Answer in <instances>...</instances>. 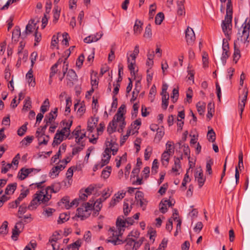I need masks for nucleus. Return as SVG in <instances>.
<instances>
[{
    "instance_id": "obj_1",
    "label": "nucleus",
    "mask_w": 250,
    "mask_h": 250,
    "mask_svg": "<svg viewBox=\"0 0 250 250\" xmlns=\"http://www.w3.org/2000/svg\"><path fill=\"white\" fill-rule=\"evenodd\" d=\"M126 222L123 216L118 217L116 225L117 229L115 227L110 228L109 229V235H110L108 242L113 243L114 245L122 244L123 242L120 239L119 237L123 234L126 227Z\"/></svg>"
},
{
    "instance_id": "obj_2",
    "label": "nucleus",
    "mask_w": 250,
    "mask_h": 250,
    "mask_svg": "<svg viewBox=\"0 0 250 250\" xmlns=\"http://www.w3.org/2000/svg\"><path fill=\"white\" fill-rule=\"evenodd\" d=\"M51 195L45 193L44 190L38 191L33 195L32 200L28 206V209L29 210H34L40 204L47 205V203L51 198Z\"/></svg>"
},
{
    "instance_id": "obj_3",
    "label": "nucleus",
    "mask_w": 250,
    "mask_h": 250,
    "mask_svg": "<svg viewBox=\"0 0 250 250\" xmlns=\"http://www.w3.org/2000/svg\"><path fill=\"white\" fill-rule=\"evenodd\" d=\"M120 116V118H113L112 121L108 124L107 131L110 135L117 130L120 133L123 132L126 123L125 117L122 116Z\"/></svg>"
},
{
    "instance_id": "obj_4",
    "label": "nucleus",
    "mask_w": 250,
    "mask_h": 250,
    "mask_svg": "<svg viewBox=\"0 0 250 250\" xmlns=\"http://www.w3.org/2000/svg\"><path fill=\"white\" fill-rule=\"evenodd\" d=\"M242 28H243V30L240 36V41L244 42V43L246 44V46L247 47L250 42L249 40H248L250 30V19L248 18H246L245 22L242 25Z\"/></svg>"
},
{
    "instance_id": "obj_5",
    "label": "nucleus",
    "mask_w": 250,
    "mask_h": 250,
    "mask_svg": "<svg viewBox=\"0 0 250 250\" xmlns=\"http://www.w3.org/2000/svg\"><path fill=\"white\" fill-rule=\"evenodd\" d=\"M145 238L142 237L139 240L136 241L134 239L128 237L125 240L126 242L125 250H137L141 246Z\"/></svg>"
},
{
    "instance_id": "obj_6",
    "label": "nucleus",
    "mask_w": 250,
    "mask_h": 250,
    "mask_svg": "<svg viewBox=\"0 0 250 250\" xmlns=\"http://www.w3.org/2000/svg\"><path fill=\"white\" fill-rule=\"evenodd\" d=\"M221 27L223 32L229 40H230V36L232 30V19L231 18H225L222 21Z\"/></svg>"
},
{
    "instance_id": "obj_7",
    "label": "nucleus",
    "mask_w": 250,
    "mask_h": 250,
    "mask_svg": "<svg viewBox=\"0 0 250 250\" xmlns=\"http://www.w3.org/2000/svg\"><path fill=\"white\" fill-rule=\"evenodd\" d=\"M195 181H197L199 188H201L206 181V177L204 176L203 171L201 167L196 169L194 172Z\"/></svg>"
},
{
    "instance_id": "obj_8",
    "label": "nucleus",
    "mask_w": 250,
    "mask_h": 250,
    "mask_svg": "<svg viewBox=\"0 0 250 250\" xmlns=\"http://www.w3.org/2000/svg\"><path fill=\"white\" fill-rule=\"evenodd\" d=\"M248 94V89L244 88L242 91L241 96L239 97L240 101L238 104V108L240 111V115L241 117H242V113L245 106V104L247 99Z\"/></svg>"
},
{
    "instance_id": "obj_9",
    "label": "nucleus",
    "mask_w": 250,
    "mask_h": 250,
    "mask_svg": "<svg viewBox=\"0 0 250 250\" xmlns=\"http://www.w3.org/2000/svg\"><path fill=\"white\" fill-rule=\"evenodd\" d=\"M66 79L67 80V85L72 87L74 85V83L77 80V76L75 71L73 69H69L66 74Z\"/></svg>"
},
{
    "instance_id": "obj_10",
    "label": "nucleus",
    "mask_w": 250,
    "mask_h": 250,
    "mask_svg": "<svg viewBox=\"0 0 250 250\" xmlns=\"http://www.w3.org/2000/svg\"><path fill=\"white\" fill-rule=\"evenodd\" d=\"M186 39L188 45H192L195 40V35L192 28L188 27L186 30Z\"/></svg>"
},
{
    "instance_id": "obj_11",
    "label": "nucleus",
    "mask_w": 250,
    "mask_h": 250,
    "mask_svg": "<svg viewBox=\"0 0 250 250\" xmlns=\"http://www.w3.org/2000/svg\"><path fill=\"white\" fill-rule=\"evenodd\" d=\"M23 228V222L22 221H20L17 222L15 225L14 228L12 230V234L11 236V238L13 240H17L18 239V237L21 233V231L20 230V229L21 228Z\"/></svg>"
},
{
    "instance_id": "obj_12",
    "label": "nucleus",
    "mask_w": 250,
    "mask_h": 250,
    "mask_svg": "<svg viewBox=\"0 0 250 250\" xmlns=\"http://www.w3.org/2000/svg\"><path fill=\"white\" fill-rule=\"evenodd\" d=\"M37 22H35V20L31 19L28 23L26 26L25 30L22 32L21 34L22 38H26L28 34H30L32 32V29L34 27L36 28Z\"/></svg>"
},
{
    "instance_id": "obj_13",
    "label": "nucleus",
    "mask_w": 250,
    "mask_h": 250,
    "mask_svg": "<svg viewBox=\"0 0 250 250\" xmlns=\"http://www.w3.org/2000/svg\"><path fill=\"white\" fill-rule=\"evenodd\" d=\"M110 150L109 148L107 147L105 149L103 153V158L101 160V167H103L105 165L108 164L110 159L111 158Z\"/></svg>"
},
{
    "instance_id": "obj_14",
    "label": "nucleus",
    "mask_w": 250,
    "mask_h": 250,
    "mask_svg": "<svg viewBox=\"0 0 250 250\" xmlns=\"http://www.w3.org/2000/svg\"><path fill=\"white\" fill-rule=\"evenodd\" d=\"M77 211L76 215L78 217L81 218L82 220L88 218L91 214V212H89L86 209L82 207L78 208Z\"/></svg>"
},
{
    "instance_id": "obj_15",
    "label": "nucleus",
    "mask_w": 250,
    "mask_h": 250,
    "mask_svg": "<svg viewBox=\"0 0 250 250\" xmlns=\"http://www.w3.org/2000/svg\"><path fill=\"white\" fill-rule=\"evenodd\" d=\"M64 136L65 135L63 134V133L60 132V130H58L54 138L52 146L54 147L61 144V143L63 140Z\"/></svg>"
},
{
    "instance_id": "obj_16",
    "label": "nucleus",
    "mask_w": 250,
    "mask_h": 250,
    "mask_svg": "<svg viewBox=\"0 0 250 250\" xmlns=\"http://www.w3.org/2000/svg\"><path fill=\"white\" fill-rule=\"evenodd\" d=\"M172 207L173 204L169 200H162L159 204V209L161 212L165 213L167 211V206Z\"/></svg>"
},
{
    "instance_id": "obj_17",
    "label": "nucleus",
    "mask_w": 250,
    "mask_h": 250,
    "mask_svg": "<svg viewBox=\"0 0 250 250\" xmlns=\"http://www.w3.org/2000/svg\"><path fill=\"white\" fill-rule=\"evenodd\" d=\"M33 172L31 168H22L19 172L18 177L21 180L25 179L29 174Z\"/></svg>"
},
{
    "instance_id": "obj_18",
    "label": "nucleus",
    "mask_w": 250,
    "mask_h": 250,
    "mask_svg": "<svg viewBox=\"0 0 250 250\" xmlns=\"http://www.w3.org/2000/svg\"><path fill=\"white\" fill-rule=\"evenodd\" d=\"M61 184L60 183H55L52 184L51 186L47 187L44 190L45 193H48V190H51V192L57 193L61 189Z\"/></svg>"
},
{
    "instance_id": "obj_19",
    "label": "nucleus",
    "mask_w": 250,
    "mask_h": 250,
    "mask_svg": "<svg viewBox=\"0 0 250 250\" xmlns=\"http://www.w3.org/2000/svg\"><path fill=\"white\" fill-rule=\"evenodd\" d=\"M185 0H177V14L179 15L182 16L185 14L184 3Z\"/></svg>"
},
{
    "instance_id": "obj_20",
    "label": "nucleus",
    "mask_w": 250,
    "mask_h": 250,
    "mask_svg": "<svg viewBox=\"0 0 250 250\" xmlns=\"http://www.w3.org/2000/svg\"><path fill=\"white\" fill-rule=\"evenodd\" d=\"M103 34L101 33L100 35H99V37H97V36L95 35H90L84 39V42L85 43H89L93 42H97L103 36Z\"/></svg>"
},
{
    "instance_id": "obj_21",
    "label": "nucleus",
    "mask_w": 250,
    "mask_h": 250,
    "mask_svg": "<svg viewBox=\"0 0 250 250\" xmlns=\"http://www.w3.org/2000/svg\"><path fill=\"white\" fill-rule=\"evenodd\" d=\"M225 18L232 19V5L231 0H228L227 3L226 15Z\"/></svg>"
},
{
    "instance_id": "obj_22",
    "label": "nucleus",
    "mask_w": 250,
    "mask_h": 250,
    "mask_svg": "<svg viewBox=\"0 0 250 250\" xmlns=\"http://www.w3.org/2000/svg\"><path fill=\"white\" fill-rule=\"evenodd\" d=\"M17 188V183H14L12 184H9L7 186L5 190L6 194L10 195L12 194Z\"/></svg>"
},
{
    "instance_id": "obj_23",
    "label": "nucleus",
    "mask_w": 250,
    "mask_h": 250,
    "mask_svg": "<svg viewBox=\"0 0 250 250\" xmlns=\"http://www.w3.org/2000/svg\"><path fill=\"white\" fill-rule=\"evenodd\" d=\"M143 23L138 20H136L134 25V33L136 35H139L141 33L142 30Z\"/></svg>"
},
{
    "instance_id": "obj_24",
    "label": "nucleus",
    "mask_w": 250,
    "mask_h": 250,
    "mask_svg": "<svg viewBox=\"0 0 250 250\" xmlns=\"http://www.w3.org/2000/svg\"><path fill=\"white\" fill-rule=\"evenodd\" d=\"M234 53L233 55V61L235 62V63H237L239 59L241 57L240 51L238 47H237L236 44L235 42L234 43Z\"/></svg>"
},
{
    "instance_id": "obj_25",
    "label": "nucleus",
    "mask_w": 250,
    "mask_h": 250,
    "mask_svg": "<svg viewBox=\"0 0 250 250\" xmlns=\"http://www.w3.org/2000/svg\"><path fill=\"white\" fill-rule=\"evenodd\" d=\"M20 36H21V29L19 26H16L12 32V38L15 41H17Z\"/></svg>"
},
{
    "instance_id": "obj_26",
    "label": "nucleus",
    "mask_w": 250,
    "mask_h": 250,
    "mask_svg": "<svg viewBox=\"0 0 250 250\" xmlns=\"http://www.w3.org/2000/svg\"><path fill=\"white\" fill-rule=\"evenodd\" d=\"M27 209H28V207H27L26 205L24 203L20 206L18 212L17 217L20 219L22 218V216L21 215L26 212Z\"/></svg>"
},
{
    "instance_id": "obj_27",
    "label": "nucleus",
    "mask_w": 250,
    "mask_h": 250,
    "mask_svg": "<svg viewBox=\"0 0 250 250\" xmlns=\"http://www.w3.org/2000/svg\"><path fill=\"white\" fill-rule=\"evenodd\" d=\"M162 96V107L166 109L168 104L169 94H161Z\"/></svg>"
},
{
    "instance_id": "obj_28",
    "label": "nucleus",
    "mask_w": 250,
    "mask_h": 250,
    "mask_svg": "<svg viewBox=\"0 0 250 250\" xmlns=\"http://www.w3.org/2000/svg\"><path fill=\"white\" fill-rule=\"evenodd\" d=\"M125 104H122L120 107L118 108V111L117 113L114 115L113 118H117L119 117L120 116H122L124 117V115L125 114Z\"/></svg>"
},
{
    "instance_id": "obj_29",
    "label": "nucleus",
    "mask_w": 250,
    "mask_h": 250,
    "mask_svg": "<svg viewBox=\"0 0 250 250\" xmlns=\"http://www.w3.org/2000/svg\"><path fill=\"white\" fill-rule=\"evenodd\" d=\"M58 204L59 206H61L62 204H63L64 207L66 209H69L70 206H69V197L67 196L64 197L62 198L61 200L58 203Z\"/></svg>"
},
{
    "instance_id": "obj_30",
    "label": "nucleus",
    "mask_w": 250,
    "mask_h": 250,
    "mask_svg": "<svg viewBox=\"0 0 250 250\" xmlns=\"http://www.w3.org/2000/svg\"><path fill=\"white\" fill-rule=\"evenodd\" d=\"M53 11V22L54 23H56L59 19L60 10L58 9V6H56L54 7Z\"/></svg>"
},
{
    "instance_id": "obj_31",
    "label": "nucleus",
    "mask_w": 250,
    "mask_h": 250,
    "mask_svg": "<svg viewBox=\"0 0 250 250\" xmlns=\"http://www.w3.org/2000/svg\"><path fill=\"white\" fill-rule=\"evenodd\" d=\"M53 112H50L48 115L45 116V117L44 119V122L47 124L51 123L54 120H55L57 115H54L52 114Z\"/></svg>"
},
{
    "instance_id": "obj_32",
    "label": "nucleus",
    "mask_w": 250,
    "mask_h": 250,
    "mask_svg": "<svg viewBox=\"0 0 250 250\" xmlns=\"http://www.w3.org/2000/svg\"><path fill=\"white\" fill-rule=\"evenodd\" d=\"M214 112V104L211 103H208V104L207 117L210 119L212 117Z\"/></svg>"
},
{
    "instance_id": "obj_33",
    "label": "nucleus",
    "mask_w": 250,
    "mask_h": 250,
    "mask_svg": "<svg viewBox=\"0 0 250 250\" xmlns=\"http://www.w3.org/2000/svg\"><path fill=\"white\" fill-rule=\"evenodd\" d=\"M8 222L4 221L0 228V234L6 235L8 232Z\"/></svg>"
},
{
    "instance_id": "obj_34",
    "label": "nucleus",
    "mask_w": 250,
    "mask_h": 250,
    "mask_svg": "<svg viewBox=\"0 0 250 250\" xmlns=\"http://www.w3.org/2000/svg\"><path fill=\"white\" fill-rule=\"evenodd\" d=\"M80 145H81L80 146H77L73 148L72 151V154L73 155H75L83 149L85 146L84 142H82Z\"/></svg>"
},
{
    "instance_id": "obj_35",
    "label": "nucleus",
    "mask_w": 250,
    "mask_h": 250,
    "mask_svg": "<svg viewBox=\"0 0 250 250\" xmlns=\"http://www.w3.org/2000/svg\"><path fill=\"white\" fill-rule=\"evenodd\" d=\"M181 167L180 158H179V157L176 158L174 160V165L172 168V171L173 172H177Z\"/></svg>"
},
{
    "instance_id": "obj_36",
    "label": "nucleus",
    "mask_w": 250,
    "mask_h": 250,
    "mask_svg": "<svg viewBox=\"0 0 250 250\" xmlns=\"http://www.w3.org/2000/svg\"><path fill=\"white\" fill-rule=\"evenodd\" d=\"M164 19V15L163 13H162V12L158 13L155 17V23L158 25L161 24L162 22L163 21Z\"/></svg>"
},
{
    "instance_id": "obj_37",
    "label": "nucleus",
    "mask_w": 250,
    "mask_h": 250,
    "mask_svg": "<svg viewBox=\"0 0 250 250\" xmlns=\"http://www.w3.org/2000/svg\"><path fill=\"white\" fill-rule=\"evenodd\" d=\"M169 155L167 152H164L162 155V163L163 165H167L169 160Z\"/></svg>"
},
{
    "instance_id": "obj_38",
    "label": "nucleus",
    "mask_w": 250,
    "mask_h": 250,
    "mask_svg": "<svg viewBox=\"0 0 250 250\" xmlns=\"http://www.w3.org/2000/svg\"><path fill=\"white\" fill-rule=\"evenodd\" d=\"M31 107V101L29 97H27L24 100V104L22 108V110L27 111Z\"/></svg>"
},
{
    "instance_id": "obj_39",
    "label": "nucleus",
    "mask_w": 250,
    "mask_h": 250,
    "mask_svg": "<svg viewBox=\"0 0 250 250\" xmlns=\"http://www.w3.org/2000/svg\"><path fill=\"white\" fill-rule=\"evenodd\" d=\"M159 167V163L157 159H154L151 167V174L155 175L157 173V170Z\"/></svg>"
},
{
    "instance_id": "obj_40",
    "label": "nucleus",
    "mask_w": 250,
    "mask_h": 250,
    "mask_svg": "<svg viewBox=\"0 0 250 250\" xmlns=\"http://www.w3.org/2000/svg\"><path fill=\"white\" fill-rule=\"evenodd\" d=\"M28 125V123L26 122L24 125H23L17 131V133L18 135L20 136H23L25 132L27 130V125Z\"/></svg>"
},
{
    "instance_id": "obj_41",
    "label": "nucleus",
    "mask_w": 250,
    "mask_h": 250,
    "mask_svg": "<svg viewBox=\"0 0 250 250\" xmlns=\"http://www.w3.org/2000/svg\"><path fill=\"white\" fill-rule=\"evenodd\" d=\"M81 245V240L79 239L68 246L69 247V249L71 248L72 250H78Z\"/></svg>"
},
{
    "instance_id": "obj_42",
    "label": "nucleus",
    "mask_w": 250,
    "mask_h": 250,
    "mask_svg": "<svg viewBox=\"0 0 250 250\" xmlns=\"http://www.w3.org/2000/svg\"><path fill=\"white\" fill-rule=\"evenodd\" d=\"M69 217L67 214L65 213H61L60 215L58 223V224L63 223L67 221L69 219Z\"/></svg>"
},
{
    "instance_id": "obj_43",
    "label": "nucleus",
    "mask_w": 250,
    "mask_h": 250,
    "mask_svg": "<svg viewBox=\"0 0 250 250\" xmlns=\"http://www.w3.org/2000/svg\"><path fill=\"white\" fill-rule=\"evenodd\" d=\"M243 154L242 150H240L239 153L238 155V166L236 167H238V169L239 168L240 170H241V168H244L243 166Z\"/></svg>"
},
{
    "instance_id": "obj_44",
    "label": "nucleus",
    "mask_w": 250,
    "mask_h": 250,
    "mask_svg": "<svg viewBox=\"0 0 250 250\" xmlns=\"http://www.w3.org/2000/svg\"><path fill=\"white\" fill-rule=\"evenodd\" d=\"M208 139L209 142H214L215 140V133L212 129L208 130L207 134Z\"/></svg>"
},
{
    "instance_id": "obj_45",
    "label": "nucleus",
    "mask_w": 250,
    "mask_h": 250,
    "mask_svg": "<svg viewBox=\"0 0 250 250\" xmlns=\"http://www.w3.org/2000/svg\"><path fill=\"white\" fill-rule=\"evenodd\" d=\"M49 140V137L48 135H45L43 136L42 137H39L38 141H39V145H47L48 142Z\"/></svg>"
},
{
    "instance_id": "obj_46",
    "label": "nucleus",
    "mask_w": 250,
    "mask_h": 250,
    "mask_svg": "<svg viewBox=\"0 0 250 250\" xmlns=\"http://www.w3.org/2000/svg\"><path fill=\"white\" fill-rule=\"evenodd\" d=\"M206 104L204 103L201 104L200 102H198L196 104L197 111L199 114L203 115L204 112Z\"/></svg>"
},
{
    "instance_id": "obj_47",
    "label": "nucleus",
    "mask_w": 250,
    "mask_h": 250,
    "mask_svg": "<svg viewBox=\"0 0 250 250\" xmlns=\"http://www.w3.org/2000/svg\"><path fill=\"white\" fill-rule=\"evenodd\" d=\"M127 62H128V68L129 70L130 71V73L135 74V67L134 65L135 63V62H134L132 60L130 62V59L129 57L127 58Z\"/></svg>"
},
{
    "instance_id": "obj_48",
    "label": "nucleus",
    "mask_w": 250,
    "mask_h": 250,
    "mask_svg": "<svg viewBox=\"0 0 250 250\" xmlns=\"http://www.w3.org/2000/svg\"><path fill=\"white\" fill-rule=\"evenodd\" d=\"M105 168L107 169V170L104 169L102 172V176L104 179H107V178H108V177L110 175L111 170L110 167H106Z\"/></svg>"
},
{
    "instance_id": "obj_49",
    "label": "nucleus",
    "mask_w": 250,
    "mask_h": 250,
    "mask_svg": "<svg viewBox=\"0 0 250 250\" xmlns=\"http://www.w3.org/2000/svg\"><path fill=\"white\" fill-rule=\"evenodd\" d=\"M151 25L150 24H148L145 29V32L144 35V36L145 38H150L151 37Z\"/></svg>"
},
{
    "instance_id": "obj_50",
    "label": "nucleus",
    "mask_w": 250,
    "mask_h": 250,
    "mask_svg": "<svg viewBox=\"0 0 250 250\" xmlns=\"http://www.w3.org/2000/svg\"><path fill=\"white\" fill-rule=\"evenodd\" d=\"M229 56V51H223V53L221 57V61L223 65H225L226 63L227 59Z\"/></svg>"
},
{
    "instance_id": "obj_51",
    "label": "nucleus",
    "mask_w": 250,
    "mask_h": 250,
    "mask_svg": "<svg viewBox=\"0 0 250 250\" xmlns=\"http://www.w3.org/2000/svg\"><path fill=\"white\" fill-rule=\"evenodd\" d=\"M213 161L210 159L207 162L206 164V171L209 174H211L212 171L211 169V166L213 165Z\"/></svg>"
},
{
    "instance_id": "obj_52",
    "label": "nucleus",
    "mask_w": 250,
    "mask_h": 250,
    "mask_svg": "<svg viewBox=\"0 0 250 250\" xmlns=\"http://www.w3.org/2000/svg\"><path fill=\"white\" fill-rule=\"evenodd\" d=\"M156 5L155 3H153L150 5L149 11V18L153 19V16H154L155 11H156Z\"/></svg>"
},
{
    "instance_id": "obj_53",
    "label": "nucleus",
    "mask_w": 250,
    "mask_h": 250,
    "mask_svg": "<svg viewBox=\"0 0 250 250\" xmlns=\"http://www.w3.org/2000/svg\"><path fill=\"white\" fill-rule=\"evenodd\" d=\"M139 53V45H136L135 46L133 53L130 55V56L132 58V61H133L134 62H135V59L136 58L137 56L138 55Z\"/></svg>"
},
{
    "instance_id": "obj_54",
    "label": "nucleus",
    "mask_w": 250,
    "mask_h": 250,
    "mask_svg": "<svg viewBox=\"0 0 250 250\" xmlns=\"http://www.w3.org/2000/svg\"><path fill=\"white\" fill-rule=\"evenodd\" d=\"M179 97V91L177 88H174L172 90V95H171V98L172 99V102L175 103Z\"/></svg>"
},
{
    "instance_id": "obj_55",
    "label": "nucleus",
    "mask_w": 250,
    "mask_h": 250,
    "mask_svg": "<svg viewBox=\"0 0 250 250\" xmlns=\"http://www.w3.org/2000/svg\"><path fill=\"white\" fill-rule=\"evenodd\" d=\"M59 62V61L54 64L51 68V72L50 73L49 77L52 78L57 72V67Z\"/></svg>"
},
{
    "instance_id": "obj_56",
    "label": "nucleus",
    "mask_w": 250,
    "mask_h": 250,
    "mask_svg": "<svg viewBox=\"0 0 250 250\" xmlns=\"http://www.w3.org/2000/svg\"><path fill=\"white\" fill-rule=\"evenodd\" d=\"M84 59V57L83 54H81L79 56L77 60L76 63V66L77 67H78L79 68H81L83 65Z\"/></svg>"
},
{
    "instance_id": "obj_57",
    "label": "nucleus",
    "mask_w": 250,
    "mask_h": 250,
    "mask_svg": "<svg viewBox=\"0 0 250 250\" xmlns=\"http://www.w3.org/2000/svg\"><path fill=\"white\" fill-rule=\"evenodd\" d=\"M33 138V136H26L22 140L21 143L22 145L27 146L32 142Z\"/></svg>"
},
{
    "instance_id": "obj_58",
    "label": "nucleus",
    "mask_w": 250,
    "mask_h": 250,
    "mask_svg": "<svg viewBox=\"0 0 250 250\" xmlns=\"http://www.w3.org/2000/svg\"><path fill=\"white\" fill-rule=\"evenodd\" d=\"M102 202L101 201L97 199L93 205V210L99 211L102 207Z\"/></svg>"
},
{
    "instance_id": "obj_59",
    "label": "nucleus",
    "mask_w": 250,
    "mask_h": 250,
    "mask_svg": "<svg viewBox=\"0 0 250 250\" xmlns=\"http://www.w3.org/2000/svg\"><path fill=\"white\" fill-rule=\"evenodd\" d=\"M109 189L107 188V191H105L104 192L102 195V196L98 199L99 200L103 202L107 198H108L110 196V193L109 192Z\"/></svg>"
},
{
    "instance_id": "obj_60",
    "label": "nucleus",
    "mask_w": 250,
    "mask_h": 250,
    "mask_svg": "<svg viewBox=\"0 0 250 250\" xmlns=\"http://www.w3.org/2000/svg\"><path fill=\"white\" fill-rule=\"evenodd\" d=\"M70 130H67L65 127H63L61 130H60V132L63 133V134L65 135L66 138L68 139H72V136H70Z\"/></svg>"
},
{
    "instance_id": "obj_61",
    "label": "nucleus",
    "mask_w": 250,
    "mask_h": 250,
    "mask_svg": "<svg viewBox=\"0 0 250 250\" xmlns=\"http://www.w3.org/2000/svg\"><path fill=\"white\" fill-rule=\"evenodd\" d=\"M139 107V106L137 103L134 104L133 105V111L132 112V118L137 117Z\"/></svg>"
},
{
    "instance_id": "obj_62",
    "label": "nucleus",
    "mask_w": 250,
    "mask_h": 250,
    "mask_svg": "<svg viewBox=\"0 0 250 250\" xmlns=\"http://www.w3.org/2000/svg\"><path fill=\"white\" fill-rule=\"evenodd\" d=\"M37 246V244L35 241H31L24 249L23 250H34Z\"/></svg>"
},
{
    "instance_id": "obj_63",
    "label": "nucleus",
    "mask_w": 250,
    "mask_h": 250,
    "mask_svg": "<svg viewBox=\"0 0 250 250\" xmlns=\"http://www.w3.org/2000/svg\"><path fill=\"white\" fill-rule=\"evenodd\" d=\"M86 209L89 212H91V210L93 209V205L92 203L87 202L83 205L81 207Z\"/></svg>"
},
{
    "instance_id": "obj_64",
    "label": "nucleus",
    "mask_w": 250,
    "mask_h": 250,
    "mask_svg": "<svg viewBox=\"0 0 250 250\" xmlns=\"http://www.w3.org/2000/svg\"><path fill=\"white\" fill-rule=\"evenodd\" d=\"M152 151V148L151 147L147 146L145 150V159L146 160H148L151 155Z\"/></svg>"
}]
</instances>
